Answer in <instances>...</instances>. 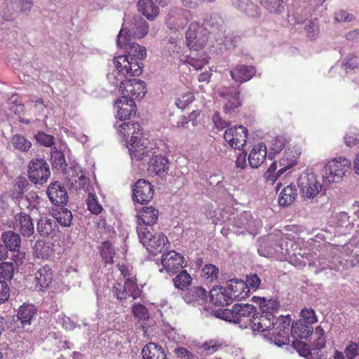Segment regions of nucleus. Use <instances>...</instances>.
I'll list each match as a JSON object with an SVG mask.
<instances>
[{"label":"nucleus","instance_id":"de8ad7c7","mask_svg":"<svg viewBox=\"0 0 359 359\" xmlns=\"http://www.w3.org/2000/svg\"><path fill=\"white\" fill-rule=\"evenodd\" d=\"M28 185L25 178H19L13 186L11 196L15 199L22 198L25 194V189Z\"/></svg>","mask_w":359,"mask_h":359},{"label":"nucleus","instance_id":"7ed1b4c3","mask_svg":"<svg viewBox=\"0 0 359 359\" xmlns=\"http://www.w3.org/2000/svg\"><path fill=\"white\" fill-rule=\"evenodd\" d=\"M137 232L140 241L154 255L162 252L169 245L168 239L163 232H155L154 229L143 226L137 227Z\"/></svg>","mask_w":359,"mask_h":359},{"label":"nucleus","instance_id":"8fccbe9b","mask_svg":"<svg viewBox=\"0 0 359 359\" xmlns=\"http://www.w3.org/2000/svg\"><path fill=\"white\" fill-rule=\"evenodd\" d=\"M51 162L54 167L62 169L66 165L64 154L54 147L51 151Z\"/></svg>","mask_w":359,"mask_h":359},{"label":"nucleus","instance_id":"e2e57ef3","mask_svg":"<svg viewBox=\"0 0 359 359\" xmlns=\"http://www.w3.org/2000/svg\"><path fill=\"white\" fill-rule=\"evenodd\" d=\"M203 273L206 278L213 280L217 277L219 270L213 264H205L203 268Z\"/></svg>","mask_w":359,"mask_h":359},{"label":"nucleus","instance_id":"f704fd0d","mask_svg":"<svg viewBox=\"0 0 359 359\" xmlns=\"http://www.w3.org/2000/svg\"><path fill=\"white\" fill-rule=\"evenodd\" d=\"M297 163V156L293 151L287 149L283 157L280 158L279 164L281 167L278 170L279 175H282L286 170L291 168Z\"/></svg>","mask_w":359,"mask_h":359},{"label":"nucleus","instance_id":"dca6fc26","mask_svg":"<svg viewBox=\"0 0 359 359\" xmlns=\"http://www.w3.org/2000/svg\"><path fill=\"white\" fill-rule=\"evenodd\" d=\"M13 228L23 236L29 237L34 233V226L30 215L20 212L14 217Z\"/></svg>","mask_w":359,"mask_h":359},{"label":"nucleus","instance_id":"f8f14e48","mask_svg":"<svg viewBox=\"0 0 359 359\" xmlns=\"http://www.w3.org/2000/svg\"><path fill=\"white\" fill-rule=\"evenodd\" d=\"M277 320L274 315L255 313L252 318H249V326L253 332H262L273 327Z\"/></svg>","mask_w":359,"mask_h":359},{"label":"nucleus","instance_id":"6ab92c4d","mask_svg":"<svg viewBox=\"0 0 359 359\" xmlns=\"http://www.w3.org/2000/svg\"><path fill=\"white\" fill-rule=\"evenodd\" d=\"M158 210L152 206L143 207L137 215V226L148 227L153 230L152 225L158 218Z\"/></svg>","mask_w":359,"mask_h":359},{"label":"nucleus","instance_id":"1a4fd4ad","mask_svg":"<svg viewBox=\"0 0 359 359\" xmlns=\"http://www.w3.org/2000/svg\"><path fill=\"white\" fill-rule=\"evenodd\" d=\"M298 187L302 197L313 198L320 192L321 184L313 173H302L298 178Z\"/></svg>","mask_w":359,"mask_h":359},{"label":"nucleus","instance_id":"423d86ee","mask_svg":"<svg viewBox=\"0 0 359 359\" xmlns=\"http://www.w3.org/2000/svg\"><path fill=\"white\" fill-rule=\"evenodd\" d=\"M350 166L349 160L341 157L334 158L326 164L323 178L329 183L339 182L350 169Z\"/></svg>","mask_w":359,"mask_h":359},{"label":"nucleus","instance_id":"5fc2aeb1","mask_svg":"<svg viewBox=\"0 0 359 359\" xmlns=\"http://www.w3.org/2000/svg\"><path fill=\"white\" fill-rule=\"evenodd\" d=\"M132 310L134 316L139 320H145L149 318L147 309L142 304H134Z\"/></svg>","mask_w":359,"mask_h":359},{"label":"nucleus","instance_id":"20e7f679","mask_svg":"<svg viewBox=\"0 0 359 359\" xmlns=\"http://www.w3.org/2000/svg\"><path fill=\"white\" fill-rule=\"evenodd\" d=\"M256 307L250 304H236L232 309L222 311L220 318L226 320L241 324L244 327L249 326V318L256 312Z\"/></svg>","mask_w":359,"mask_h":359},{"label":"nucleus","instance_id":"6e6552de","mask_svg":"<svg viewBox=\"0 0 359 359\" xmlns=\"http://www.w3.org/2000/svg\"><path fill=\"white\" fill-rule=\"evenodd\" d=\"M207 30L198 22H191L186 32V39L188 46L195 50L204 48L207 41Z\"/></svg>","mask_w":359,"mask_h":359},{"label":"nucleus","instance_id":"9d476101","mask_svg":"<svg viewBox=\"0 0 359 359\" xmlns=\"http://www.w3.org/2000/svg\"><path fill=\"white\" fill-rule=\"evenodd\" d=\"M154 194L153 185L144 179L138 180L133 187V199L140 204L149 203Z\"/></svg>","mask_w":359,"mask_h":359},{"label":"nucleus","instance_id":"ea45409f","mask_svg":"<svg viewBox=\"0 0 359 359\" xmlns=\"http://www.w3.org/2000/svg\"><path fill=\"white\" fill-rule=\"evenodd\" d=\"M37 230L41 236H49L55 231V223L47 217H41L37 223Z\"/></svg>","mask_w":359,"mask_h":359},{"label":"nucleus","instance_id":"603ef678","mask_svg":"<svg viewBox=\"0 0 359 359\" xmlns=\"http://www.w3.org/2000/svg\"><path fill=\"white\" fill-rule=\"evenodd\" d=\"M87 205L88 209L95 215L100 214L103 208L102 205L97 201V199L95 198V196L92 194H89L87 198Z\"/></svg>","mask_w":359,"mask_h":359},{"label":"nucleus","instance_id":"052dcab7","mask_svg":"<svg viewBox=\"0 0 359 359\" xmlns=\"http://www.w3.org/2000/svg\"><path fill=\"white\" fill-rule=\"evenodd\" d=\"M245 283L247 285V288L249 290L252 289L255 291L259 287L261 279L256 273L250 274V276H247Z\"/></svg>","mask_w":359,"mask_h":359},{"label":"nucleus","instance_id":"412c9836","mask_svg":"<svg viewBox=\"0 0 359 359\" xmlns=\"http://www.w3.org/2000/svg\"><path fill=\"white\" fill-rule=\"evenodd\" d=\"M227 290L232 299L241 300L248 296L249 289L245 281L238 279H231L228 281Z\"/></svg>","mask_w":359,"mask_h":359},{"label":"nucleus","instance_id":"ddd939ff","mask_svg":"<svg viewBox=\"0 0 359 359\" xmlns=\"http://www.w3.org/2000/svg\"><path fill=\"white\" fill-rule=\"evenodd\" d=\"M161 264L169 273H175L186 266L184 257L175 251H170L162 255Z\"/></svg>","mask_w":359,"mask_h":359},{"label":"nucleus","instance_id":"a211bd4d","mask_svg":"<svg viewBox=\"0 0 359 359\" xmlns=\"http://www.w3.org/2000/svg\"><path fill=\"white\" fill-rule=\"evenodd\" d=\"M53 280V271L50 266L46 264L40 267L34 273L36 289L44 290L48 288Z\"/></svg>","mask_w":359,"mask_h":359},{"label":"nucleus","instance_id":"39448f33","mask_svg":"<svg viewBox=\"0 0 359 359\" xmlns=\"http://www.w3.org/2000/svg\"><path fill=\"white\" fill-rule=\"evenodd\" d=\"M120 90L121 97L118 100L121 102H132L135 100H140L147 93V85L144 81L140 79H126L121 82Z\"/></svg>","mask_w":359,"mask_h":359},{"label":"nucleus","instance_id":"f3484780","mask_svg":"<svg viewBox=\"0 0 359 359\" xmlns=\"http://www.w3.org/2000/svg\"><path fill=\"white\" fill-rule=\"evenodd\" d=\"M256 72L255 66L237 65L230 71V76L236 83L241 84L252 79Z\"/></svg>","mask_w":359,"mask_h":359},{"label":"nucleus","instance_id":"393cba45","mask_svg":"<svg viewBox=\"0 0 359 359\" xmlns=\"http://www.w3.org/2000/svg\"><path fill=\"white\" fill-rule=\"evenodd\" d=\"M290 332L292 337L296 339H306L313 334V329L311 325L304 323L303 320H298L292 324Z\"/></svg>","mask_w":359,"mask_h":359},{"label":"nucleus","instance_id":"bb28decb","mask_svg":"<svg viewBox=\"0 0 359 359\" xmlns=\"http://www.w3.org/2000/svg\"><path fill=\"white\" fill-rule=\"evenodd\" d=\"M168 160L162 155L154 156L149 163L148 170L155 175H161L168 171Z\"/></svg>","mask_w":359,"mask_h":359},{"label":"nucleus","instance_id":"c756f323","mask_svg":"<svg viewBox=\"0 0 359 359\" xmlns=\"http://www.w3.org/2000/svg\"><path fill=\"white\" fill-rule=\"evenodd\" d=\"M297 196V189L294 185H287L285 187L280 193L278 197V203L282 207H286L290 205Z\"/></svg>","mask_w":359,"mask_h":359},{"label":"nucleus","instance_id":"f03ea898","mask_svg":"<svg viewBox=\"0 0 359 359\" xmlns=\"http://www.w3.org/2000/svg\"><path fill=\"white\" fill-rule=\"evenodd\" d=\"M121 274L125 278L124 284L116 283L112 288L114 297L118 300L123 301L128 297H133L135 299L140 295V290L137 286L136 274L133 271V266L128 263L118 264L117 265Z\"/></svg>","mask_w":359,"mask_h":359},{"label":"nucleus","instance_id":"cd10ccee","mask_svg":"<svg viewBox=\"0 0 359 359\" xmlns=\"http://www.w3.org/2000/svg\"><path fill=\"white\" fill-rule=\"evenodd\" d=\"M143 359H166V355L161 346L150 342L142 350Z\"/></svg>","mask_w":359,"mask_h":359},{"label":"nucleus","instance_id":"b1692460","mask_svg":"<svg viewBox=\"0 0 359 359\" xmlns=\"http://www.w3.org/2000/svg\"><path fill=\"white\" fill-rule=\"evenodd\" d=\"M241 92L238 88L234 89L233 91L227 93H221L220 97L227 100V102L224 105V111L226 114L231 113L236 109L241 106L240 101Z\"/></svg>","mask_w":359,"mask_h":359},{"label":"nucleus","instance_id":"69168bd1","mask_svg":"<svg viewBox=\"0 0 359 359\" xmlns=\"http://www.w3.org/2000/svg\"><path fill=\"white\" fill-rule=\"evenodd\" d=\"M346 146L351 147L359 143V133L356 131L349 132L344 137Z\"/></svg>","mask_w":359,"mask_h":359},{"label":"nucleus","instance_id":"49530a36","mask_svg":"<svg viewBox=\"0 0 359 359\" xmlns=\"http://www.w3.org/2000/svg\"><path fill=\"white\" fill-rule=\"evenodd\" d=\"M55 218L60 225L67 227L71 226L73 216L70 210L61 208L55 214Z\"/></svg>","mask_w":359,"mask_h":359},{"label":"nucleus","instance_id":"680f3d73","mask_svg":"<svg viewBox=\"0 0 359 359\" xmlns=\"http://www.w3.org/2000/svg\"><path fill=\"white\" fill-rule=\"evenodd\" d=\"M129 128H137L138 130L140 129V123H131V122H124L121 123L118 128V131L120 134L123 135L124 137H129L130 135V133L128 131Z\"/></svg>","mask_w":359,"mask_h":359},{"label":"nucleus","instance_id":"9b49d317","mask_svg":"<svg viewBox=\"0 0 359 359\" xmlns=\"http://www.w3.org/2000/svg\"><path fill=\"white\" fill-rule=\"evenodd\" d=\"M248 130L243 126H234L227 129L224 134L225 141L233 148L240 149L246 143Z\"/></svg>","mask_w":359,"mask_h":359},{"label":"nucleus","instance_id":"c9c22d12","mask_svg":"<svg viewBox=\"0 0 359 359\" xmlns=\"http://www.w3.org/2000/svg\"><path fill=\"white\" fill-rule=\"evenodd\" d=\"M292 344L293 346L300 355L304 356L307 359H321L322 355L316 353V355L315 353L312 350V348H310L306 343H304L301 341H297V339L295 341H292Z\"/></svg>","mask_w":359,"mask_h":359},{"label":"nucleus","instance_id":"f257e3e1","mask_svg":"<svg viewBox=\"0 0 359 359\" xmlns=\"http://www.w3.org/2000/svg\"><path fill=\"white\" fill-rule=\"evenodd\" d=\"M126 55L114 58V64L118 73L124 76H138L142 73V64L140 62L147 55L145 47L132 43L125 50Z\"/></svg>","mask_w":359,"mask_h":359},{"label":"nucleus","instance_id":"4be33fe9","mask_svg":"<svg viewBox=\"0 0 359 359\" xmlns=\"http://www.w3.org/2000/svg\"><path fill=\"white\" fill-rule=\"evenodd\" d=\"M267 155L266 146L259 143L253 147L248 156V162L252 168H258L265 161Z\"/></svg>","mask_w":359,"mask_h":359},{"label":"nucleus","instance_id":"bf43d9fd","mask_svg":"<svg viewBox=\"0 0 359 359\" xmlns=\"http://www.w3.org/2000/svg\"><path fill=\"white\" fill-rule=\"evenodd\" d=\"M301 318L304 323H309L312 325L317 321V317L315 311L312 309H304L300 313Z\"/></svg>","mask_w":359,"mask_h":359},{"label":"nucleus","instance_id":"338daca9","mask_svg":"<svg viewBox=\"0 0 359 359\" xmlns=\"http://www.w3.org/2000/svg\"><path fill=\"white\" fill-rule=\"evenodd\" d=\"M10 297V287L5 280H0V304L4 303Z\"/></svg>","mask_w":359,"mask_h":359},{"label":"nucleus","instance_id":"4468645a","mask_svg":"<svg viewBox=\"0 0 359 359\" xmlns=\"http://www.w3.org/2000/svg\"><path fill=\"white\" fill-rule=\"evenodd\" d=\"M278 323L277 327L273 332L271 340L278 346L287 344L290 342L289 330L290 319L289 317H282L276 321Z\"/></svg>","mask_w":359,"mask_h":359},{"label":"nucleus","instance_id":"aec40b11","mask_svg":"<svg viewBox=\"0 0 359 359\" xmlns=\"http://www.w3.org/2000/svg\"><path fill=\"white\" fill-rule=\"evenodd\" d=\"M129 142L130 144L129 151L133 160L142 161L150 156L152 149L145 144L144 140L138 138Z\"/></svg>","mask_w":359,"mask_h":359},{"label":"nucleus","instance_id":"09e8293b","mask_svg":"<svg viewBox=\"0 0 359 359\" xmlns=\"http://www.w3.org/2000/svg\"><path fill=\"white\" fill-rule=\"evenodd\" d=\"M287 140L283 136H277L271 140L269 158H272L271 154L280 153L285 147Z\"/></svg>","mask_w":359,"mask_h":359},{"label":"nucleus","instance_id":"a18cd8bd","mask_svg":"<svg viewBox=\"0 0 359 359\" xmlns=\"http://www.w3.org/2000/svg\"><path fill=\"white\" fill-rule=\"evenodd\" d=\"M11 142L15 149L22 152L27 151L32 146V143L29 140H28L24 136L18 134L15 135L12 137Z\"/></svg>","mask_w":359,"mask_h":359},{"label":"nucleus","instance_id":"a19ab883","mask_svg":"<svg viewBox=\"0 0 359 359\" xmlns=\"http://www.w3.org/2000/svg\"><path fill=\"white\" fill-rule=\"evenodd\" d=\"M100 255L105 264H113L116 251L109 241L103 242L100 248Z\"/></svg>","mask_w":359,"mask_h":359},{"label":"nucleus","instance_id":"37998d69","mask_svg":"<svg viewBox=\"0 0 359 359\" xmlns=\"http://www.w3.org/2000/svg\"><path fill=\"white\" fill-rule=\"evenodd\" d=\"M15 264L11 262H4L0 264V280L10 282L14 276Z\"/></svg>","mask_w":359,"mask_h":359},{"label":"nucleus","instance_id":"13d9d810","mask_svg":"<svg viewBox=\"0 0 359 359\" xmlns=\"http://www.w3.org/2000/svg\"><path fill=\"white\" fill-rule=\"evenodd\" d=\"M277 170V163L276 161H273L270 167L268 168V170L264 173V178L266 180L271 183H274L277 178L280 176L281 175H279L278 170L276 172Z\"/></svg>","mask_w":359,"mask_h":359},{"label":"nucleus","instance_id":"6e6d98bb","mask_svg":"<svg viewBox=\"0 0 359 359\" xmlns=\"http://www.w3.org/2000/svg\"><path fill=\"white\" fill-rule=\"evenodd\" d=\"M359 58L353 55H348L342 62V67L346 71L354 70L358 68Z\"/></svg>","mask_w":359,"mask_h":359},{"label":"nucleus","instance_id":"79ce46f5","mask_svg":"<svg viewBox=\"0 0 359 359\" xmlns=\"http://www.w3.org/2000/svg\"><path fill=\"white\" fill-rule=\"evenodd\" d=\"M259 306L262 312L265 314L274 315L278 311L280 306V303L276 299H266L265 298L261 299Z\"/></svg>","mask_w":359,"mask_h":359},{"label":"nucleus","instance_id":"0eeeda50","mask_svg":"<svg viewBox=\"0 0 359 359\" xmlns=\"http://www.w3.org/2000/svg\"><path fill=\"white\" fill-rule=\"evenodd\" d=\"M27 174L29 180L35 184H43L50 177V171L47 162L42 158L32 159L28 165Z\"/></svg>","mask_w":359,"mask_h":359},{"label":"nucleus","instance_id":"864d4df0","mask_svg":"<svg viewBox=\"0 0 359 359\" xmlns=\"http://www.w3.org/2000/svg\"><path fill=\"white\" fill-rule=\"evenodd\" d=\"M130 35L127 29H121L117 36V44L119 47H123L125 50L131 45Z\"/></svg>","mask_w":359,"mask_h":359},{"label":"nucleus","instance_id":"4d7b16f0","mask_svg":"<svg viewBox=\"0 0 359 359\" xmlns=\"http://www.w3.org/2000/svg\"><path fill=\"white\" fill-rule=\"evenodd\" d=\"M346 359H354L359 355V341L358 342L351 341L344 349Z\"/></svg>","mask_w":359,"mask_h":359},{"label":"nucleus","instance_id":"0e129e2a","mask_svg":"<svg viewBox=\"0 0 359 359\" xmlns=\"http://www.w3.org/2000/svg\"><path fill=\"white\" fill-rule=\"evenodd\" d=\"M37 140L45 147H50L54 143V139L52 135L46 134L43 132L38 133L36 135Z\"/></svg>","mask_w":359,"mask_h":359},{"label":"nucleus","instance_id":"58836bf2","mask_svg":"<svg viewBox=\"0 0 359 359\" xmlns=\"http://www.w3.org/2000/svg\"><path fill=\"white\" fill-rule=\"evenodd\" d=\"M313 337L314 338L313 342L312 343V350L316 355V353H318V351L324 348L325 347L326 339L324 330L321 327V326H318L316 328L314 333L313 334Z\"/></svg>","mask_w":359,"mask_h":359},{"label":"nucleus","instance_id":"a878e982","mask_svg":"<svg viewBox=\"0 0 359 359\" xmlns=\"http://www.w3.org/2000/svg\"><path fill=\"white\" fill-rule=\"evenodd\" d=\"M1 240L8 250L19 252L21 248L22 240L18 233L11 230L4 231L1 233Z\"/></svg>","mask_w":359,"mask_h":359},{"label":"nucleus","instance_id":"e433bc0d","mask_svg":"<svg viewBox=\"0 0 359 359\" xmlns=\"http://www.w3.org/2000/svg\"><path fill=\"white\" fill-rule=\"evenodd\" d=\"M232 1L234 5L248 15L253 18L258 15L259 8L250 0H232Z\"/></svg>","mask_w":359,"mask_h":359},{"label":"nucleus","instance_id":"c85d7f7f","mask_svg":"<svg viewBox=\"0 0 359 359\" xmlns=\"http://www.w3.org/2000/svg\"><path fill=\"white\" fill-rule=\"evenodd\" d=\"M137 8L140 12L148 20H154L159 13V9L152 0H139Z\"/></svg>","mask_w":359,"mask_h":359},{"label":"nucleus","instance_id":"2f4dec72","mask_svg":"<svg viewBox=\"0 0 359 359\" xmlns=\"http://www.w3.org/2000/svg\"><path fill=\"white\" fill-rule=\"evenodd\" d=\"M192 277L187 270H182L173 278L174 286L182 291H187L192 283Z\"/></svg>","mask_w":359,"mask_h":359},{"label":"nucleus","instance_id":"2eb2a0df","mask_svg":"<svg viewBox=\"0 0 359 359\" xmlns=\"http://www.w3.org/2000/svg\"><path fill=\"white\" fill-rule=\"evenodd\" d=\"M47 195L50 202L55 205H63L68 201L67 190L60 182H54L49 184Z\"/></svg>","mask_w":359,"mask_h":359},{"label":"nucleus","instance_id":"473e14b6","mask_svg":"<svg viewBox=\"0 0 359 359\" xmlns=\"http://www.w3.org/2000/svg\"><path fill=\"white\" fill-rule=\"evenodd\" d=\"M206 297L207 292L201 287H194L190 290H187L183 296L184 300L188 304L205 300Z\"/></svg>","mask_w":359,"mask_h":359},{"label":"nucleus","instance_id":"72a5a7b5","mask_svg":"<svg viewBox=\"0 0 359 359\" xmlns=\"http://www.w3.org/2000/svg\"><path fill=\"white\" fill-rule=\"evenodd\" d=\"M119 104H121V106L118 105L117 117L120 120L129 119L135 116L137 107L134 101L125 102L124 103L119 101Z\"/></svg>","mask_w":359,"mask_h":359},{"label":"nucleus","instance_id":"774afa93","mask_svg":"<svg viewBox=\"0 0 359 359\" xmlns=\"http://www.w3.org/2000/svg\"><path fill=\"white\" fill-rule=\"evenodd\" d=\"M212 121L215 127L218 129H224L229 126V123L225 120H223L219 114L216 111L212 116Z\"/></svg>","mask_w":359,"mask_h":359},{"label":"nucleus","instance_id":"c03bdc74","mask_svg":"<svg viewBox=\"0 0 359 359\" xmlns=\"http://www.w3.org/2000/svg\"><path fill=\"white\" fill-rule=\"evenodd\" d=\"M135 27L132 28L134 35L139 39L144 37L149 32L148 23L141 17L134 18Z\"/></svg>","mask_w":359,"mask_h":359},{"label":"nucleus","instance_id":"4c0bfd02","mask_svg":"<svg viewBox=\"0 0 359 359\" xmlns=\"http://www.w3.org/2000/svg\"><path fill=\"white\" fill-rule=\"evenodd\" d=\"M223 348V343L216 339H210L203 343L199 347V350L203 355H211Z\"/></svg>","mask_w":359,"mask_h":359},{"label":"nucleus","instance_id":"5701e85b","mask_svg":"<svg viewBox=\"0 0 359 359\" xmlns=\"http://www.w3.org/2000/svg\"><path fill=\"white\" fill-rule=\"evenodd\" d=\"M210 302L216 306H224L231 304L233 299L227 289L221 287L210 291Z\"/></svg>","mask_w":359,"mask_h":359},{"label":"nucleus","instance_id":"7c9ffc66","mask_svg":"<svg viewBox=\"0 0 359 359\" xmlns=\"http://www.w3.org/2000/svg\"><path fill=\"white\" fill-rule=\"evenodd\" d=\"M36 313V307L32 304H23L19 308L18 318L23 327L30 325L32 319Z\"/></svg>","mask_w":359,"mask_h":359},{"label":"nucleus","instance_id":"3c124183","mask_svg":"<svg viewBox=\"0 0 359 359\" xmlns=\"http://www.w3.org/2000/svg\"><path fill=\"white\" fill-rule=\"evenodd\" d=\"M195 97L193 93L187 92L182 94L175 101L176 106L181 109H184L189 104L194 102Z\"/></svg>","mask_w":359,"mask_h":359}]
</instances>
